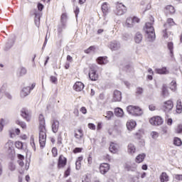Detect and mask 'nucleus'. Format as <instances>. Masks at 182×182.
<instances>
[{
    "mask_svg": "<svg viewBox=\"0 0 182 182\" xmlns=\"http://www.w3.org/2000/svg\"><path fill=\"white\" fill-rule=\"evenodd\" d=\"M127 11V9L126 8V6H124L123 4L119 3L117 4L116 6V9L114 11L115 15H117L118 16H120L122 15H124Z\"/></svg>",
    "mask_w": 182,
    "mask_h": 182,
    "instance_id": "39448f33",
    "label": "nucleus"
},
{
    "mask_svg": "<svg viewBox=\"0 0 182 182\" xmlns=\"http://www.w3.org/2000/svg\"><path fill=\"white\" fill-rule=\"evenodd\" d=\"M9 169L10 171H15L16 170V165H15V164L13 162H10L9 164Z\"/></svg>",
    "mask_w": 182,
    "mask_h": 182,
    "instance_id": "f704fd0d",
    "label": "nucleus"
},
{
    "mask_svg": "<svg viewBox=\"0 0 182 182\" xmlns=\"http://www.w3.org/2000/svg\"><path fill=\"white\" fill-rule=\"evenodd\" d=\"M66 158L63 155H60L58 159V168H62L66 166Z\"/></svg>",
    "mask_w": 182,
    "mask_h": 182,
    "instance_id": "4468645a",
    "label": "nucleus"
},
{
    "mask_svg": "<svg viewBox=\"0 0 182 182\" xmlns=\"http://www.w3.org/2000/svg\"><path fill=\"white\" fill-rule=\"evenodd\" d=\"M162 95L163 96H167L168 95V92L167 91V88H166V87H164L162 89Z\"/></svg>",
    "mask_w": 182,
    "mask_h": 182,
    "instance_id": "8fccbe9b",
    "label": "nucleus"
},
{
    "mask_svg": "<svg viewBox=\"0 0 182 182\" xmlns=\"http://www.w3.org/2000/svg\"><path fill=\"white\" fill-rule=\"evenodd\" d=\"M181 110H182L181 100H178L176 102V112L177 113H181Z\"/></svg>",
    "mask_w": 182,
    "mask_h": 182,
    "instance_id": "2f4dec72",
    "label": "nucleus"
},
{
    "mask_svg": "<svg viewBox=\"0 0 182 182\" xmlns=\"http://www.w3.org/2000/svg\"><path fill=\"white\" fill-rule=\"evenodd\" d=\"M170 89H171V90H172L173 92L176 91V90L177 89V82H176V80H173V81L170 83Z\"/></svg>",
    "mask_w": 182,
    "mask_h": 182,
    "instance_id": "72a5a7b5",
    "label": "nucleus"
},
{
    "mask_svg": "<svg viewBox=\"0 0 182 182\" xmlns=\"http://www.w3.org/2000/svg\"><path fill=\"white\" fill-rule=\"evenodd\" d=\"M75 137L78 141H82V140H83V131H82V129L75 131Z\"/></svg>",
    "mask_w": 182,
    "mask_h": 182,
    "instance_id": "f3484780",
    "label": "nucleus"
},
{
    "mask_svg": "<svg viewBox=\"0 0 182 182\" xmlns=\"http://www.w3.org/2000/svg\"><path fill=\"white\" fill-rule=\"evenodd\" d=\"M105 117L106 119H107V120H110L112 117H113V112H111V111L107 112Z\"/></svg>",
    "mask_w": 182,
    "mask_h": 182,
    "instance_id": "58836bf2",
    "label": "nucleus"
},
{
    "mask_svg": "<svg viewBox=\"0 0 182 182\" xmlns=\"http://www.w3.org/2000/svg\"><path fill=\"white\" fill-rule=\"evenodd\" d=\"M173 144L175 146H181L182 144L181 139L180 138H175L173 140Z\"/></svg>",
    "mask_w": 182,
    "mask_h": 182,
    "instance_id": "c9c22d12",
    "label": "nucleus"
},
{
    "mask_svg": "<svg viewBox=\"0 0 182 182\" xmlns=\"http://www.w3.org/2000/svg\"><path fill=\"white\" fill-rule=\"evenodd\" d=\"M74 12L76 18H77V15H79V12H80L79 7L76 6Z\"/></svg>",
    "mask_w": 182,
    "mask_h": 182,
    "instance_id": "13d9d810",
    "label": "nucleus"
},
{
    "mask_svg": "<svg viewBox=\"0 0 182 182\" xmlns=\"http://www.w3.org/2000/svg\"><path fill=\"white\" fill-rule=\"evenodd\" d=\"M82 182H92V181L90 180V178L86 175Z\"/></svg>",
    "mask_w": 182,
    "mask_h": 182,
    "instance_id": "603ef678",
    "label": "nucleus"
},
{
    "mask_svg": "<svg viewBox=\"0 0 182 182\" xmlns=\"http://www.w3.org/2000/svg\"><path fill=\"white\" fill-rule=\"evenodd\" d=\"M88 127H89L91 130H96V126H95L94 124L89 123V124H88Z\"/></svg>",
    "mask_w": 182,
    "mask_h": 182,
    "instance_id": "5fc2aeb1",
    "label": "nucleus"
},
{
    "mask_svg": "<svg viewBox=\"0 0 182 182\" xmlns=\"http://www.w3.org/2000/svg\"><path fill=\"white\" fill-rule=\"evenodd\" d=\"M10 137L14 138L15 136V132H14V130L9 131Z\"/></svg>",
    "mask_w": 182,
    "mask_h": 182,
    "instance_id": "338daca9",
    "label": "nucleus"
},
{
    "mask_svg": "<svg viewBox=\"0 0 182 182\" xmlns=\"http://www.w3.org/2000/svg\"><path fill=\"white\" fill-rule=\"evenodd\" d=\"M166 14H173L176 12V9H174V6L169 5L166 7Z\"/></svg>",
    "mask_w": 182,
    "mask_h": 182,
    "instance_id": "c85d7f7f",
    "label": "nucleus"
},
{
    "mask_svg": "<svg viewBox=\"0 0 182 182\" xmlns=\"http://www.w3.org/2000/svg\"><path fill=\"white\" fill-rule=\"evenodd\" d=\"M151 22H147L145 25L144 31L146 32V36L148 38L149 41H154L156 39V33L154 32V27H153V23H154V18H150Z\"/></svg>",
    "mask_w": 182,
    "mask_h": 182,
    "instance_id": "f03ea898",
    "label": "nucleus"
},
{
    "mask_svg": "<svg viewBox=\"0 0 182 182\" xmlns=\"http://www.w3.org/2000/svg\"><path fill=\"white\" fill-rule=\"evenodd\" d=\"M95 46H90L88 49L85 50V53H90L92 50H95Z\"/></svg>",
    "mask_w": 182,
    "mask_h": 182,
    "instance_id": "864d4df0",
    "label": "nucleus"
},
{
    "mask_svg": "<svg viewBox=\"0 0 182 182\" xmlns=\"http://www.w3.org/2000/svg\"><path fill=\"white\" fill-rule=\"evenodd\" d=\"M119 150V146L117 144L112 142L109 146V151L111 153H117Z\"/></svg>",
    "mask_w": 182,
    "mask_h": 182,
    "instance_id": "b1692460",
    "label": "nucleus"
},
{
    "mask_svg": "<svg viewBox=\"0 0 182 182\" xmlns=\"http://www.w3.org/2000/svg\"><path fill=\"white\" fill-rule=\"evenodd\" d=\"M174 105L173 104V101L168 100L164 102L163 109L164 112H170L173 107Z\"/></svg>",
    "mask_w": 182,
    "mask_h": 182,
    "instance_id": "9b49d317",
    "label": "nucleus"
},
{
    "mask_svg": "<svg viewBox=\"0 0 182 182\" xmlns=\"http://www.w3.org/2000/svg\"><path fill=\"white\" fill-rule=\"evenodd\" d=\"M17 73L18 76H23L24 75H26V68L21 67L20 68H18Z\"/></svg>",
    "mask_w": 182,
    "mask_h": 182,
    "instance_id": "7c9ffc66",
    "label": "nucleus"
},
{
    "mask_svg": "<svg viewBox=\"0 0 182 182\" xmlns=\"http://www.w3.org/2000/svg\"><path fill=\"white\" fill-rule=\"evenodd\" d=\"M159 180L161 182H168L170 178L168 177V175H167V173L162 172L159 176Z\"/></svg>",
    "mask_w": 182,
    "mask_h": 182,
    "instance_id": "6ab92c4d",
    "label": "nucleus"
},
{
    "mask_svg": "<svg viewBox=\"0 0 182 182\" xmlns=\"http://www.w3.org/2000/svg\"><path fill=\"white\" fill-rule=\"evenodd\" d=\"M136 121L131 119L127 122V129L129 131L133 130L136 127Z\"/></svg>",
    "mask_w": 182,
    "mask_h": 182,
    "instance_id": "a211bd4d",
    "label": "nucleus"
},
{
    "mask_svg": "<svg viewBox=\"0 0 182 182\" xmlns=\"http://www.w3.org/2000/svg\"><path fill=\"white\" fill-rule=\"evenodd\" d=\"M58 144H62V135L59 134L58 138Z\"/></svg>",
    "mask_w": 182,
    "mask_h": 182,
    "instance_id": "e2e57ef3",
    "label": "nucleus"
},
{
    "mask_svg": "<svg viewBox=\"0 0 182 182\" xmlns=\"http://www.w3.org/2000/svg\"><path fill=\"white\" fill-rule=\"evenodd\" d=\"M43 8H44V6H43V5L42 4L39 3L38 4V11H43Z\"/></svg>",
    "mask_w": 182,
    "mask_h": 182,
    "instance_id": "bf43d9fd",
    "label": "nucleus"
},
{
    "mask_svg": "<svg viewBox=\"0 0 182 182\" xmlns=\"http://www.w3.org/2000/svg\"><path fill=\"white\" fill-rule=\"evenodd\" d=\"M4 125H5V120L4 119H1L0 120V132H2V130H4Z\"/></svg>",
    "mask_w": 182,
    "mask_h": 182,
    "instance_id": "c03bdc74",
    "label": "nucleus"
},
{
    "mask_svg": "<svg viewBox=\"0 0 182 182\" xmlns=\"http://www.w3.org/2000/svg\"><path fill=\"white\" fill-rule=\"evenodd\" d=\"M52 129L53 133H58V130H59V121L55 119L52 122Z\"/></svg>",
    "mask_w": 182,
    "mask_h": 182,
    "instance_id": "4be33fe9",
    "label": "nucleus"
},
{
    "mask_svg": "<svg viewBox=\"0 0 182 182\" xmlns=\"http://www.w3.org/2000/svg\"><path fill=\"white\" fill-rule=\"evenodd\" d=\"M140 22V18L137 16L128 17L124 23V28H134L136 23Z\"/></svg>",
    "mask_w": 182,
    "mask_h": 182,
    "instance_id": "20e7f679",
    "label": "nucleus"
},
{
    "mask_svg": "<svg viewBox=\"0 0 182 182\" xmlns=\"http://www.w3.org/2000/svg\"><path fill=\"white\" fill-rule=\"evenodd\" d=\"M168 48L170 51L171 56H173V43L170 42L168 43Z\"/></svg>",
    "mask_w": 182,
    "mask_h": 182,
    "instance_id": "ea45409f",
    "label": "nucleus"
},
{
    "mask_svg": "<svg viewBox=\"0 0 182 182\" xmlns=\"http://www.w3.org/2000/svg\"><path fill=\"white\" fill-rule=\"evenodd\" d=\"M52 154H53V157H56L58 156V149L56 148H53Z\"/></svg>",
    "mask_w": 182,
    "mask_h": 182,
    "instance_id": "3c124183",
    "label": "nucleus"
},
{
    "mask_svg": "<svg viewBox=\"0 0 182 182\" xmlns=\"http://www.w3.org/2000/svg\"><path fill=\"white\" fill-rule=\"evenodd\" d=\"M35 15V23L36 26H39L41 21V12L36 11L34 13Z\"/></svg>",
    "mask_w": 182,
    "mask_h": 182,
    "instance_id": "393cba45",
    "label": "nucleus"
},
{
    "mask_svg": "<svg viewBox=\"0 0 182 182\" xmlns=\"http://www.w3.org/2000/svg\"><path fill=\"white\" fill-rule=\"evenodd\" d=\"M31 145L33 149H35V141L32 136L31 137Z\"/></svg>",
    "mask_w": 182,
    "mask_h": 182,
    "instance_id": "052dcab7",
    "label": "nucleus"
},
{
    "mask_svg": "<svg viewBox=\"0 0 182 182\" xmlns=\"http://www.w3.org/2000/svg\"><path fill=\"white\" fill-rule=\"evenodd\" d=\"M108 48L112 50H119L122 48V44L117 41H112L109 43Z\"/></svg>",
    "mask_w": 182,
    "mask_h": 182,
    "instance_id": "1a4fd4ad",
    "label": "nucleus"
},
{
    "mask_svg": "<svg viewBox=\"0 0 182 182\" xmlns=\"http://www.w3.org/2000/svg\"><path fill=\"white\" fill-rule=\"evenodd\" d=\"M144 159H146V155L144 154H139L136 159H135V161L136 163H143V161H144Z\"/></svg>",
    "mask_w": 182,
    "mask_h": 182,
    "instance_id": "a878e982",
    "label": "nucleus"
},
{
    "mask_svg": "<svg viewBox=\"0 0 182 182\" xmlns=\"http://www.w3.org/2000/svg\"><path fill=\"white\" fill-rule=\"evenodd\" d=\"M155 72L159 75H168V73H170L166 68H156L155 69Z\"/></svg>",
    "mask_w": 182,
    "mask_h": 182,
    "instance_id": "aec40b11",
    "label": "nucleus"
},
{
    "mask_svg": "<svg viewBox=\"0 0 182 182\" xmlns=\"http://www.w3.org/2000/svg\"><path fill=\"white\" fill-rule=\"evenodd\" d=\"M31 93V87H26L23 88V90L21 92V97H26V96H28Z\"/></svg>",
    "mask_w": 182,
    "mask_h": 182,
    "instance_id": "5701e85b",
    "label": "nucleus"
},
{
    "mask_svg": "<svg viewBox=\"0 0 182 182\" xmlns=\"http://www.w3.org/2000/svg\"><path fill=\"white\" fill-rule=\"evenodd\" d=\"M68 19V16L66 14H63L61 16V32H63V29L66 28V21Z\"/></svg>",
    "mask_w": 182,
    "mask_h": 182,
    "instance_id": "dca6fc26",
    "label": "nucleus"
},
{
    "mask_svg": "<svg viewBox=\"0 0 182 182\" xmlns=\"http://www.w3.org/2000/svg\"><path fill=\"white\" fill-rule=\"evenodd\" d=\"M103 21H102V25L105 26V25H107V22H108V20H107V18L105 16V17H103Z\"/></svg>",
    "mask_w": 182,
    "mask_h": 182,
    "instance_id": "0e129e2a",
    "label": "nucleus"
},
{
    "mask_svg": "<svg viewBox=\"0 0 182 182\" xmlns=\"http://www.w3.org/2000/svg\"><path fill=\"white\" fill-rule=\"evenodd\" d=\"M136 43H140L143 41V36L140 33H136L134 37Z\"/></svg>",
    "mask_w": 182,
    "mask_h": 182,
    "instance_id": "cd10ccee",
    "label": "nucleus"
},
{
    "mask_svg": "<svg viewBox=\"0 0 182 182\" xmlns=\"http://www.w3.org/2000/svg\"><path fill=\"white\" fill-rule=\"evenodd\" d=\"M82 151V149L81 148H75L74 150H73V153L76 154V153H80Z\"/></svg>",
    "mask_w": 182,
    "mask_h": 182,
    "instance_id": "680f3d73",
    "label": "nucleus"
},
{
    "mask_svg": "<svg viewBox=\"0 0 182 182\" xmlns=\"http://www.w3.org/2000/svg\"><path fill=\"white\" fill-rule=\"evenodd\" d=\"M163 38H164V39H167V38H168V33H167V28H165V30L163 31Z\"/></svg>",
    "mask_w": 182,
    "mask_h": 182,
    "instance_id": "49530a36",
    "label": "nucleus"
},
{
    "mask_svg": "<svg viewBox=\"0 0 182 182\" xmlns=\"http://www.w3.org/2000/svg\"><path fill=\"white\" fill-rule=\"evenodd\" d=\"M175 178L176 180H178V181H182V175H175Z\"/></svg>",
    "mask_w": 182,
    "mask_h": 182,
    "instance_id": "6e6d98bb",
    "label": "nucleus"
},
{
    "mask_svg": "<svg viewBox=\"0 0 182 182\" xmlns=\"http://www.w3.org/2000/svg\"><path fill=\"white\" fill-rule=\"evenodd\" d=\"M82 160H83V157L82 156L78 157L77 161L75 162L76 170H80V167H81L80 161H82Z\"/></svg>",
    "mask_w": 182,
    "mask_h": 182,
    "instance_id": "473e14b6",
    "label": "nucleus"
},
{
    "mask_svg": "<svg viewBox=\"0 0 182 182\" xmlns=\"http://www.w3.org/2000/svg\"><path fill=\"white\" fill-rule=\"evenodd\" d=\"M50 80L54 85H56V83H58V78L55 76H50Z\"/></svg>",
    "mask_w": 182,
    "mask_h": 182,
    "instance_id": "79ce46f5",
    "label": "nucleus"
},
{
    "mask_svg": "<svg viewBox=\"0 0 182 182\" xmlns=\"http://www.w3.org/2000/svg\"><path fill=\"white\" fill-rule=\"evenodd\" d=\"M102 12L103 14L104 19H106V16H107V14L110 12V5L107 4V2H105L102 5Z\"/></svg>",
    "mask_w": 182,
    "mask_h": 182,
    "instance_id": "9d476101",
    "label": "nucleus"
},
{
    "mask_svg": "<svg viewBox=\"0 0 182 182\" xmlns=\"http://www.w3.org/2000/svg\"><path fill=\"white\" fill-rule=\"evenodd\" d=\"M73 88L76 92H82L85 88V85L82 82H77L75 83Z\"/></svg>",
    "mask_w": 182,
    "mask_h": 182,
    "instance_id": "2eb2a0df",
    "label": "nucleus"
},
{
    "mask_svg": "<svg viewBox=\"0 0 182 182\" xmlns=\"http://www.w3.org/2000/svg\"><path fill=\"white\" fill-rule=\"evenodd\" d=\"M127 111L132 116H141L143 114V109L137 106L129 105L127 107Z\"/></svg>",
    "mask_w": 182,
    "mask_h": 182,
    "instance_id": "7ed1b4c3",
    "label": "nucleus"
},
{
    "mask_svg": "<svg viewBox=\"0 0 182 182\" xmlns=\"http://www.w3.org/2000/svg\"><path fill=\"white\" fill-rule=\"evenodd\" d=\"M149 123L152 126H161V124H163V119L159 116L153 117L149 119Z\"/></svg>",
    "mask_w": 182,
    "mask_h": 182,
    "instance_id": "0eeeda50",
    "label": "nucleus"
},
{
    "mask_svg": "<svg viewBox=\"0 0 182 182\" xmlns=\"http://www.w3.org/2000/svg\"><path fill=\"white\" fill-rule=\"evenodd\" d=\"M16 124H18V126H21V127L22 129H26V123H25L24 122L17 120L16 121Z\"/></svg>",
    "mask_w": 182,
    "mask_h": 182,
    "instance_id": "e433bc0d",
    "label": "nucleus"
},
{
    "mask_svg": "<svg viewBox=\"0 0 182 182\" xmlns=\"http://www.w3.org/2000/svg\"><path fill=\"white\" fill-rule=\"evenodd\" d=\"M114 113L118 117H123V114H124V112L122 108H116Z\"/></svg>",
    "mask_w": 182,
    "mask_h": 182,
    "instance_id": "c756f323",
    "label": "nucleus"
},
{
    "mask_svg": "<svg viewBox=\"0 0 182 182\" xmlns=\"http://www.w3.org/2000/svg\"><path fill=\"white\" fill-rule=\"evenodd\" d=\"M21 116L26 120V122H31V117L32 116V113L28 110L26 108H23L21 111Z\"/></svg>",
    "mask_w": 182,
    "mask_h": 182,
    "instance_id": "6e6552de",
    "label": "nucleus"
},
{
    "mask_svg": "<svg viewBox=\"0 0 182 182\" xmlns=\"http://www.w3.org/2000/svg\"><path fill=\"white\" fill-rule=\"evenodd\" d=\"M89 77L90 80L96 81L99 79V75L96 73V65L92 66L89 72Z\"/></svg>",
    "mask_w": 182,
    "mask_h": 182,
    "instance_id": "423d86ee",
    "label": "nucleus"
},
{
    "mask_svg": "<svg viewBox=\"0 0 182 182\" xmlns=\"http://www.w3.org/2000/svg\"><path fill=\"white\" fill-rule=\"evenodd\" d=\"M151 136L152 137V139L156 140V139L159 137V134L157 132H151Z\"/></svg>",
    "mask_w": 182,
    "mask_h": 182,
    "instance_id": "a19ab883",
    "label": "nucleus"
},
{
    "mask_svg": "<svg viewBox=\"0 0 182 182\" xmlns=\"http://www.w3.org/2000/svg\"><path fill=\"white\" fill-rule=\"evenodd\" d=\"M149 110H151L152 112L156 110V106H154V105H149Z\"/></svg>",
    "mask_w": 182,
    "mask_h": 182,
    "instance_id": "69168bd1",
    "label": "nucleus"
},
{
    "mask_svg": "<svg viewBox=\"0 0 182 182\" xmlns=\"http://www.w3.org/2000/svg\"><path fill=\"white\" fill-rule=\"evenodd\" d=\"M109 170H110V165H109V164H102L100 166V171L101 174H106Z\"/></svg>",
    "mask_w": 182,
    "mask_h": 182,
    "instance_id": "ddd939ff",
    "label": "nucleus"
},
{
    "mask_svg": "<svg viewBox=\"0 0 182 182\" xmlns=\"http://www.w3.org/2000/svg\"><path fill=\"white\" fill-rule=\"evenodd\" d=\"M127 153L129 154H134L136 153V146L133 144H129L127 146Z\"/></svg>",
    "mask_w": 182,
    "mask_h": 182,
    "instance_id": "412c9836",
    "label": "nucleus"
},
{
    "mask_svg": "<svg viewBox=\"0 0 182 182\" xmlns=\"http://www.w3.org/2000/svg\"><path fill=\"white\" fill-rule=\"evenodd\" d=\"M167 23L169 25V26H174V25H176V23H174L173 18H168Z\"/></svg>",
    "mask_w": 182,
    "mask_h": 182,
    "instance_id": "37998d69",
    "label": "nucleus"
},
{
    "mask_svg": "<svg viewBox=\"0 0 182 182\" xmlns=\"http://www.w3.org/2000/svg\"><path fill=\"white\" fill-rule=\"evenodd\" d=\"M97 61L99 65H106L107 63V58L105 57H99Z\"/></svg>",
    "mask_w": 182,
    "mask_h": 182,
    "instance_id": "bb28decb",
    "label": "nucleus"
},
{
    "mask_svg": "<svg viewBox=\"0 0 182 182\" xmlns=\"http://www.w3.org/2000/svg\"><path fill=\"white\" fill-rule=\"evenodd\" d=\"M143 92H144V90H143V88H141V87H137L136 88V95H143Z\"/></svg>",
    "mask_w": 182,
    "mask_h": 182,
    "instance_id": "a18cd8bd",
    "label": "nucleus"
},
{
    "mask_svg": "<svg viewBox=\"0 0 182 182\" xmlns=\"http://www.w3.org/2000/svg\"><path fill=\"white\" fill-rule=\"evenodd\" d=\"M38 120L40 123L39 143L41 147H45V144H46V127H45V117L43 114L39 115Z\"/></svg>",
    "mask_w": 182,
    "mask_h": 182,
    "instance_id": "f257e3e1",
    "label": "nucleus"
},
{
    "mask_svg": "<svg viewBox=\"0 0 182 182\" xmlns=\"http://www.w3.org/2000/svg\"><path fill=\"white\" fill-rule=\"evenodd\" d=\"M176 132L177 133H182V124H179L177 126V127L176 129Z\"/></svg>",
    "mask_w": 182,
    "mask_h": 182,
    "instance_id": "09e8293b",
    "label": "nucleus"
},
{
    "mask_svg": "<svg viewBox=\"0 0 182 182\" xmlns=\"http://www.w3.org/2000/svg\"><path fill=\"white\" fill-rule=\"evenodd\" d=\"M70 175V168L68 167V169L65 171L64 177H69Z\"/></svg>",
    "mask_w": 182,
    "mask_h": 182,
    "instance_id": "de8ad7c7",
    "label": "nucleus"
},
{
    "mask_svg": "<svg viewBox=\"0 0 182 182\" xmlns=\"http://www.w3.org/2000/svg\"><path fill=\"white\" fill-rule=\"evenodd\" d=\"M15 146L16 149H18L19 150H21V149L23 148V144L21 141H16Z\"/></svg>",
    "mask_w": 182,
    "mask_h": 182,
    "instance_id": "4c0bfd02",
    "label": "nucleus"
},
{
    "mask_svg": "<svg viewBox=\"0 0 182 182\" xmlns=\"http://www.w3.org/2000/svg\"><path fill=\"white\" fill-rule=\"evenodd\" d=\"M80 112H82L83 114H86V113H87V109H86V107H82L80 109Z\"/></svg>",
    "mask_w": 182,
    "mask_h": 182,
    "instance_id": "4d7b16f0",
    "label": "nucleus"
},
{
    "mask_svg": "<svg viewBox=\"0 0 182 182\" xmlns=\"http://www.w3.org/2000/svg\"><path fill=\"white\" fill-rule=\"evenodd\" d=\"M122 100V92L114 90L112 95V102H120Z\"/></svg>",
    "mask_w": 182,
    "mask_h": 182,
    "instance_id": "f8f14e48",
    "label": "nucleus"
},
{
    "mask_svg": "<svg viewBox=\"0 0 182 182\" xmlns=\"http://www.w3.org/2000/svg\"><path fill=\"white\" fill-rule=\"evenodd\" d=\"M92 156H89L87 159L89 166H90V164H92Z\"/></svg>",
    "mask_w": 182,
    "mask_h": 182,
    "instance_id": "774afa93",
    "label": "nucleus"
}]
</instances>
